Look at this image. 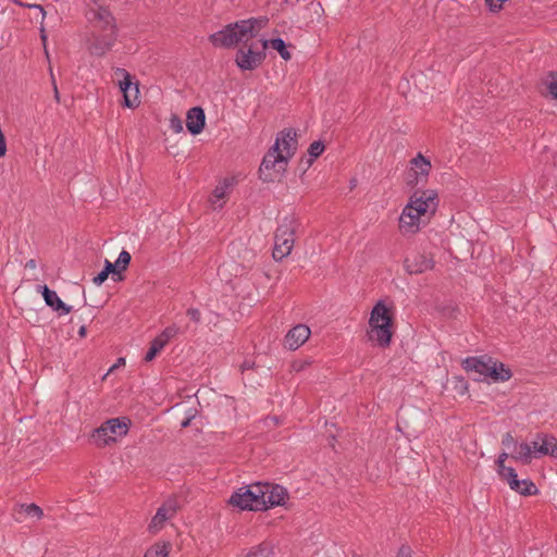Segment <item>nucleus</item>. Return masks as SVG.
I'll use <instances>...</instances> for the list:
<instances>
[{"label": "nucleus", "instance_id": "nucleus-1", "mask_svg": "<svg viewBox=\"0 0 557 557\" xmlns=\"http://www.w3.org/2000/svg\"><path fill=\"white\" fill-rule=\"evenodd\" d=\"M268 17H251L240 20L225 25L219 32L209 36V41L218 48L230 49L243 42L246 45L250 39L255 38L258 33L267 26Z\"/></svg>", "mask_w": 557, "mask_h": 557}, {"label": "nucleus", "instance_id": "nucleus-2", "mask_svg": "<svg viewBox=\"0 0 557 557\" xmlns=\"http://www.w3.org/2000/svg\"><path fill=\"white\" fill-rule=\"evenodd\" d=\"M393 323L394 318L391 309L386 307L383 300L377 301L370 313L369 339L376 342L380 347H388L393 337Z\"/></svg>", "mask_w": 557, "mask_h": 557}, {"label": "nucleus", "instance_id": "nucleus-3", "mask_svg": "<svg viewBox=\"0 0 557 557\" xmlns=\"http://www.w3.org/2000/svg\"><path fill=\"white\" fill-rule=\"evenodd\" d=\"M462 368L467 372L473 371L490 377L493 382H506L512 376L509 367L487 355L466 358Z\"/></svg>", "mask_w": 557, "mask_h": 557}, {"label": "nucleus", "instance_id": "nucleus-4", "mask_svg": "<svg viewBox=\"0 0 557 557\" xmlns=\"http://www.w3.org/2000/svg\"><path fill=\"white\" fill-rule=\"evenodd\" d=\"M228 503L242 510H265L261 483L258 482L247 487L239 488L232 494Z\"/></svg>", "mask_w": 557, "mask_h": 557}, {"label": "nucleus", "instance_id": "nucleus-5", "mask_svg": "<svg viewBox=\"0 0 557 557\" xmlns=\"http://www.w3.org/2000/svg\"><path fill=\"white\" fill-rule=\"evenodd\" d=\"M131 421L127 418H112L104 421L99 428L94 430L91 438L94 443L103 447L116 442V436L126 435Z\"/></svg>", "mask_w": 557, "mask_h": 557}, {"label": "nucleus", "instance_id": "nucleus-6", "mask_svg": "<svg viewBox=\"0 0 557 557\" xmlns=\"http://www.w3.org/2000/svg\"><path fill=\"white\" fill-rule=\"evenodd\" d=\"M286 165L287 157L277 152V146H272L260 164L259 177L263 182H274L286 171Z\"/></svg>", "mask_w": 557, "mask_h": 557}, {"label": "nucleus", "instance_id": "nucleus-7", "mask_svg": "<svg viewBox=\"0 0 557 557\" xmlns=\"http://www.w3.org/2000/svg\"><path fill=\"white\" fill-rule=\"evenodd\" d=\"M114 75L116 78H119V87L123 94L122 104L126 108L137 107L139 104L138 84L133 83L132 75L125 69L116 67L114 70Z\"/></svg>", "mask_w": 557, "mask_h": 557}, {"label": "nucleus", "instance_id": "nucleus-8", "mask_svg": "<svg viewBox=\"0 0 557 557\" xmlns=\"http://www.w3.org/2000/svg\"><path fill=\"white\" fill-rule=\"evenodd\" d=\"M411 169L408 174L407 185L414 188L420 183H425L432 169L431 161L419 152L410 161Z\"/></svg>", "mask_w": 557, "mask_h": 557}, {"label": "nucleus", "instance_id": "nucleus-9", "mask_svg": "<svg viewBox=\"0 0 557 557\" xmlns=\"http://www.w3.org/2000/svg\"><path fill=\"white\" fill-rule=\"evenodd\" d=\"M180 508L178 500L176 498H170L162 504L161 507L158 508L156 515L152 517L148 530L151 533L158 532L162 529L164 522L176 513Z\"/></svg>", "mask_w": 557, "mask_h": 557}, {"label": "nucleus", "instance_id": "nucleus-10", "mask_svg": "<svg viewBox=\"0 0 557 557\" xmlns=\"http://www.w3.org/2000/svg\"><path fill=\"white\" fill-rule=\"evenodd\" d=\"M265 59V51H253L250 48H240L236 52L235 63L242 71H253L259 67Z\"/></svg>", "mask_w": 557, "mask_h": 557}, {"label": "nucleus", "instance_id": "nucleus-11", "mask_svg": "<svg viewBox=\"0 0 557 557\" xmlns=\"http://www.w3.org/2000/svg\"><path fill=\"white\" fill-rule=\"evenodd\" d=\"M408 205L413 206L416 209L424 208L425 213L434 214L438 206L437 193L433 189H417L410 196Z\"/></svg>", "mask_w": 557, "mask_h": 557}, {"label": "nucleus", "instance_id": "nucleus-12", "mask_svg": "<svg viewBox=\"0 0 557 557\" xmlns=\"http://www.w3.org/2000/svg\"><path fill=\"white\" fill-rule=\"evenodd\" d=\"M425 214V209H416L407 205L399 218V228L404 233H417L419 231L420 218Z\"/></svg>", "mask_w": 557, "mask_h": 557}, {"label": "nucleus", "instance_id": "nucleus-13", "mask_svg": "<svg viewBox=\"0 0 557 557\" xmlns=\"http://www.w3.org/2000/svg\"><path fill=\"white\" fill-rule=\"evenodd\" d=\"M265 510L274 506H282L288 497L287 490L278 484L261 483Z\"/></svg>", "mask_w": 557, "mask_h": 557}, {"label": "nucleus", "instance_id": "nucleus-14", "mask_svg": "<svg viewBox=\"0 0 557 557\" xmlns=\"http://www.w3.org/2000/svg\"><path fill=\"white\" fill-rule=\"evenodd\" d=\"M434 264L435 262L432 257L420 252L408 256L404 261L405 269L409 274L423 273L433 269Z\"/></svg>", "mask_w": 557, "mask_h": 557}, {"label": "nucleus", "instance_id": "nucleus-15", "mask_svg": "<svg viewBox=\"0 0 557 557\" xmlns=\"http://www.w3.org/2000/svg\"><path fill=\"white\" fill-rule=\"evenodd\" d=\"M294 219L292 216L284 218L283 222L275 231V245L287 247L292 251L294 246Z\"/></svg>", "mask_w": 557, "mask_h": 557}, {"label": "nucleus", "instance_id": "nucleus-16", "mask_svg": "<svg viewBox=\"0 0 557 557\" xmlns=\"http://www.w3.org/2000/svg\"><path fill=\"white\" fill-rule=\"evenodd\" d=\"M273 146H277V152H281L282 146L283 150L286 152L284 156L287 157V159L293 157L298 146L296 131L293 128H284L277 134Z\"/></svg>", "mask_w": 557, "mask_h": 557}, {"label": "nucleus", "instance_id": "nucleus-17", "mask_svg": "<svg viewBox=\"0 0 557 557\" xmlns=\"http://www.w3.org/2000/svg\"><path fill=\"white\" fill-rule=\"evenodd\" d=\"M103 34L96 35L89 47L90 52L95 55L102 57L112 49L116 39V32H102Z\"/></svg>", "mask_w": 557, "mask_h": 557}, {"label": "nucleus", "instance_id": "nucleus-18", "mask_svg": "<svg viewBox=\"0 0 557 557\" xmlns=\"http://www.w3.org/2000/svg\"><path fill=\"white\" fill-rule=\"evenodd\" d=\"M38 290L41 293L46 305L57 311L59 315H64L72 311V307L63 302L58 294L47 285H38Z\"/></svg>", "mask_w": 557, "mask_h": 557}, {"label": "nucleus", "instance_id": "nucleus-19", "mask_svg": "<svg viewBox=\"0 0 557 557\" xmlns=\"http://www.w3.org/2000/svg\"><path fill=\"white\" fill-rule=\"evenodd\" d=\"M539 441L531 443L533 449V456H552L557 457V443L554 436L547 434H539Z\"/></svg>", "mask_w": 557, "mask_h": 557}, {"label": "nucleus", "instance_id": "nucleus-20", "mask_svg": "<svg viewBox=\"0 0 557 557\" xmlns=\"http://www.w3.org/2000/svg\"><path fill=\"white\" fill-rule=\"evenodd\" d=\"M311 334L310 329L305 324L294 326L285 336V346L290 350H296L307 342Z\"/></svg>", "mask_w": 557, "mask_h": 557}, {"label": "nucleus", "instance_id": "nucleus-21", "mask_svg": "<svg viewBox=\"0 0 557 557\" xmlns=\"http://www.w3.org/2000/svg\"><path fill=\"white\" fill-rule=\"evenodd\" d=\"M206 125V114L201 107H194L187 111L186 127L191 135L200 134Z\"/></svg>", "mask_w": 557, "mask_h": 557}, {"label": "nucleus", "instance_id": "nucleus-22", "mask_svg": "<svg viewBox=\"0 0 557 557\" xmlns=\"http://www.w3.org/2000/svg\"><path fill=\"white\" fill-rule=\"evenodd\" d=\"M94 20L98 22L101 32H116L115 18L107 8L99 7L94 13Z\"/></svg>", "mask_w": 557, "mask_h": 557}, {"label": "nucleus", "instance_id": "nucleus-23", "mask_svg": "<svg viewBox=\"0 0 557 557\" xmlns=\"http://www.w3.org/2000/svg\"><path fill=\"white\" fill-rule=\"evenodd\" d=\"M510 457L521 461L523 465H529L534 457L531 443H517L511 450Z\"/></svg>", "mask_w": 557, "mask_h": 557}, {"label": "nucleus", "instance_id": "nucleus-24", "mask_svg": "<svg viewBox=\"0 0 557 557\" xmlns=\"http://www.w3.org/2000/svg\"><path fill=\"white\" fill-rule=\"evenodd\" d=\"M262 46H263L264 51L269 46H271L274 50H276L280 53L281 58L285 61H288L292 58V54L287 50V46H286L285 41L280 37L272 38L270 40L263 39Z\"/></svg>", "mask_w": 557, "mask_h": 557}, {"label": "nucleus", "instance_id": "nucleus-25", "mask_svg": "<svg viewBox=\"0 0 557 557\" xmlns=\"http://www.w3.org/2000/svg\"><path fill=\"white\" fill-rule=\"evenodd\" d=\"M510 488L520 495L523 496H531L539 493L537 487L531 480H519L518 479V485H510Z\"/></svg>", "mask_w": 557, "mask_h": 557}, {"label": "nucleus", "instance_id": "nucleus-26", "mask_svg": "<svg viewBox=\"0 0 557 557\" xmlns=\"http://www.w3.org/2000/svg\"><path fill=\"white\" fill-rule=\"evenodd\" d=\"M325 149V145L321 140H315L308 148L309 158L306 160L307 168H310L314 160L319 158Z\"/></svg>", "mask_w": 557, "mask_h": 557}, {"label": "nucleus", "instance_id": "nucleus-27", "mask_svg": "<svg viewBox=\"0 0 557 557\" xmlns=\"http://www.w3.org/2000/svg\"><path fill=\"white\" fill-rule=\"evenodd\" d=\"M171 544L170 543H158L151 546L145 553L144 557H168L170 553Z\"/></svg>", "mask_w": 557, "mask_h": 557}, {"label": "nucleus", "instance_id": "nucleus-28", "mask_svg": "<svg viewBox=\"0 0 557 557\" xmlns=\"http://www.w3.org/2000/svg\"><path fill=\"white\" fill-rule=\"evenodd\" d=\"M163 343L161 341H157L156 338L150 343V347L145 355L144 360L146 362L152 361L157 355L163 349Z\"/></svg>", "mask_w": 557, "mask_h": 557}, {"label": "nucleus", "instance_id": "nucleus-29", "mask_svg": "<svg viewBox=\"0 0 557 557\" xmlns=\"http://www.w3.org/2000/svg\"><path fill=\"white\" fill-rule=\"evenodd\" d=\"M178 333V327L176 325H170L165 327L160 335L156 337L157 341H161L163 346H165L171 338H173Z\"/></svg>", "mask_w": 557, "mask_h": 557}, {"label": "nucleus", "instance_id": "nucleus-30", "mask_svg": "<svg viewBox=\"0 0 557 557\" xmlns=\"http://www.w3.org/2000/svg\"><path fill=\"white\" fill-rule=\"evenodd\" d=\"M131 259H132V257L128 251L122 250L120 252L117 260L115 261V268H117L120 273H122L123 271H125L127 269V267L129 265Z\"/></svg>", "mask_w": 557, "mask_h": 557}, {"label": "nucleus", "instance_id": "nucleus-31", "mask_svg": "<svg viewBox=\"0 0 557 557\" xmlns=\"http://www.w3.org/2000/svg\"><path fill=\"white\" fill-rule=\"evenodd\" d=\"M273 554L269 544H260L255 550L250 552L247 557H270Z\"/></svg>", "mask_w": 557, "mask_h": 557}, {"label": "nucleus", "instance_id": "nucleus-32", "mask_svg": "<svg viewBox=\"0 0 557 557\" xmlns=\"http://www.w3.org/2000/svg\"><path fill=\"white\" fill-rule=\"evenodd\" d=\"M22 510L30 517H36L40 519L44 515L42 509L36 504L21 505Z\"/></svg>", "mask_w": 557, "mask_h": 557}, {"label": "nucleus", "instance_id": "nucleus-33", "mask_svg": "<svg viewBox=\"0 0 557 557\" xmlns=\"http://www.w3.org/2000/svg\"><path fill=\"white\" fill-rule=\"evenodd\" d=\"M546 87L553 99L557 100V73H549L548 81L546 82Z\"/></svg>", "mask_w": 557, "mask_h": 557}, {"label": "nucleus", "instance_id": "nucleus-34", "mask_svg": "<svg viewBox=\"0 0 557 557\" xmlns=\"http://www.w3.org/2000/svg\"><path fill=\"white\" fill-rule=\"evenodd\" d=\"M102 271L108 272V275L112 274L113 275L112 278L115 282L123 280V276L121 275L120 271L117 270V268H115V263H112L107 259L104 260V267H103Z\"/></svg>", "mask_w": 557, "mask_h": 557}, {"label": "nucleus", "instance_id": "nucleus-35", "mask_svg": "<svg viewBox=\"0 0 557 557\" xmlns=\"http://www.w3.org/2000/svg\"><path fill=\"white\" fill-rule=\"evenodd\" d=\"M290 253V250L287 247L277 246L274 244L272 256L275 260H282Z\"/></svg>", "mask_w": 557, "mask_h": 557}, {"label": "nucleus", "instance_id": "nucleus-36", "mask_svg": "<svg viewBox=\"0 0 557 557\" xmlns=\"http://www.w3.org/2000/svg\"><path fill=\"white\" fill-rule=\"evenodd\" d=\"M170 127L175 133L183 132V122H182V120L177 115H172V117L170 119Z\"/></svg>", "mask_w": 557, "mask_h": 557}, {"label": "nucleus", "instance_id": "nucleus-37", "mask_svg": "<svg viewBox=\"0 0 557 557\" xmlns=\"http://www.w3.org/2000/svg\"><path fill=\"white\" fill-rule=\"evenodd\" d=\"M226 187V185L215 187V189L213 190V197L215 198V200H212L213 205H215L218 200L223 199L225 197Z\"/></svg>", "mask_w": 557, "mask_h": 557}, {"label": "nucleus", "instance_id": "nucleus-38", "mask_svg": "<svg viewBox=\"0 0 557 557\" xmlns=\"http://www.w3.org/2000/svg\"><path fill=\"white\" fill-rule=\"evenodd\" d=\"M503 446L510 449L513 448L517 442L515 441L513 436L510 433H506L502 440Z\"/></svg>", "mask_w": 557, "mask_h": 557}, {"label": "nucleus", "instance_id": "nucleus-39", "mask_svg": "<svg viewBox=\"0 0 557 557\" xmlns=\"http://www.w3.org/2000/svg\"><path fill=\"white\" fill-rule=\"evenodd\" d=\"M187 315L190 318L191 321L195 323H199L201 320V313L197 308H189L187 310Z\"/></svg>", "mask_w": 557, "mask_h": 557}, {"label": "nucleus", "instance_id": "nucleus-40", "mask_svg": "<svg viewBox=\"0 0 557 557\" xmlns=\"http://www.w3.org/2000/svg\"><path fill=\"white\" fill-rule=\"evenodd\" d=\"M396 557H412V549L408 545H401Z\"/></svg>", "mask_w": 557, "mask_h": 557}, {"label": "nucleus", "instance_id": "nucleus-41", "mask_svg": "<svg viewBox=\"0 0 557 557\" xmlns=\"http://www.w3.org/2000/svg\"><path fill=\"white\" fill-rule=\"evenodd\" d=\"M503 479L507 481L509 486L512 484L518 485V475L516 470L509 472L508 475H505Z\"/></svg>", "mask_w": 557, "mask_h": 557}, {"label": "nucleus", "instance_id": "nucleus-42", "mask_svg": "<svg viewBox=\"0 0 557 557\" xmlns=\"http://www.w3.org/2000/svg\"><path fill=\"white\" fill-rule=\"evenodd\" d=\"M108 276H109V275H108V272H103V271H101V272H99V273H98V274L92 278V282H94L96 285L100 286L101 284H103V283L107 281Z\"/></svg>", "mask_w": 557, "mask_h": 557}, {"label": "nucleus", "instance_id": "nucleus-43", "mask_svg": "<svg viewBox=\"0 0 557 557\" xmlns=\"http://www.w3.org/2000/svg\"><path fill=\"white\" fill-rule=\"evenodd\" d=\"M515 469L511 467L504 466L503 469H498V474L504 478L505 475H508L509 472L513 471Z\"/></svg>", "mask_w": 557, "mask_h": 557}, {"label": "nucleus", "instance_id": "nucleus-44", "mask_svg": "<svg viewBox=\"0 0 557 557\" xmlns=\"http://www.w3.org/2000/svg\"><path fill=\"white\" fill-rule=\"evenodd\" d=\"M306 364H307V362H297V361H295L292 367H293V370L299 372V371L305 369Z\"/></svg>", "mask_w": 557, "mask_h": 557}, {"label": "nucleus", "instance_id": "nucleus-45", "mask_svg": "<svg viewBox=\"0 0 557 557\" xmlns=\"http://www.w3.org/2000/svg\"><path fill=\"white\" fill-rule=\"evenodd\" d=\"M458 383H459V385H458L457 387H458V388H460L461 394H463L465 392H467V389H468V383H467L463 379H459V380H458Z\"/></svg>", "mask_w": 557, "mask_h": 557}, {"label": "nucleus", "instance_id": "nucleus-46", "mask_svg": "<svg viewBox=\"0 0 557 557\" xmlns=\"http://www.w3.org/2000/svg\"><path fill=\"white\" fill-rule=\"evenodd\" d=\"M27 7L28 8L38 9L41 12L42 18L45 17L46 11H45L42 5H40V4H28Z\"/></svg>", "mask_w": 557, "mask_h": 557}, {"label": "nucleus", "instance_id": "nucleus-47", "mask_svg": "<svg viewBox=\"0 0 557 557\" xmlns=\"http://www.w3.org/2000/svg\"><path fill=\"white\" fill-rule=\"evenodd\" d=\"M193 417H188L186 419H184L182 422H181V426L182 428H187L190 425V421H191Z\"/></svg>", "mask_w": 557, "mask_h": 557}, {"label": "nucleus", "instance_id": "nucleus-48", "mask_svg": "<svg viewBox=\"0 0 557 557\" xmlns=\"http://www.w3.org/2000/svg\"><path fill=\"white\" fill-rule=\"evenodd\" d=\"M25 268L27 269H35L36 268V261L34 259H30L26 262Z\"/></svg>", "mask_w": 557, "mask_h": 557}, {"label": "nucleus", "instance_id": "nucleus-49", "mask_svg": "<svg viewBox=\"0 0 557 557\" xmlns=\"http://www.w3.org/2000/svg\"><path fill=\"white\" fill-rule=\"evenodd\" d=\"M40 38H41V40H42V42L45 45L46 41H47V35H46V32H45L44 27L40 28Z\"/></svg>", "mask_w": 557, "mask_h": 557}, {"label": "nucleus", "instance_id": "nucleus-50", "mask_svg": "<svg viewBox=\"0 0 557 557\" xmlns=\"http://www.w3.org/2000/svg\"><path fill=\"white\" fill-rule=\"evenodd\" d=\"M86 332H87L86 326H85V325H82V326L79 327V330H78V335H79L81 337H84V336H86Z\"/></svg>", "mask_w": 557, "mask_h": 557}, {"label": "nucleus", "instance_id": "nucleus-51", "mask_svg": "<svg viewBox=\"0 0 557 557\" xmlns=\"http://www.w3.org/2000/svg\"><path fill=\"white\" fill-rule=\"evenodd\" d=\"M122 363H124V359H123V358H120V359L117 360V363H116V364H114V366H112V367L110 368L109 372H112L114 369H116V368H117V366H119V364H122Z\"/></svg>", "mask_w": 557, "mask_h": 557}, {"label": "nucleus", "instance_id": "nucleus-52", "mask_svg": "<svg viewBox=\"0 0 557 557\" xmlns=\"http://www.w3.org/2000/svg\"><path fill=\"white\" fill-rule=\"evenodd\" d=\"M509 457V454L507 453H502L499 456H498V460H502L503 462L506 461V459Z\"/></svg>", "mask_w": 557, "mask_h": 557}, {"label": "nucleus", "instance_id": "nucleus-53", "mask_svg": "<svg viewBox=\"0 0 557 557\" xmlns=\"http://www.w3.org/2000/svg\"><path fill=\"white\" fill-rule=\"evenodd\" d=\"M496 465H497L498 469H503V468H504V466H505V462H503L502 460H498V459H497V460H496Z\"/></svg>", "mask_w": 557, "mask_h": 557}, {"label": "nucleus", "instance_id": "nucleus-54", "mask_svg": "<svg viewBox=\"0 0 557 557\" xmlns=\"http://www.w3.org/2000/svg\"><path fill=\"white\" fill-rule=\"evenodd\" d=\"M54 98L59 101V91L57 86L54 85Z\"/></svg>", "mask_w": 557, "mask_h": 557}, {"label": "nucleus", "instance_id": "nucleus-55", "mask_svg": "<svg viewBox=\"0 0 557 557\" xmlns=\"http://www.w3.org/2000/svg\"><path fill=\"white\" fill-rule=\"evenodd\" d=\"M250 367H251V366H250L247 361H245V362L243 363V366H242L243 370H246V369H248V368H250Z\"/></svg>", "mask_w": 557, "mask_h": 557}, {"label": "nucleus", "instance_id": "nucleus-56", "mask_svg": "<svg viewBox=\"0 0 557 557\" xmlns=\"http://www.w3.org/2000/svg\"><path fill=\"white\" fill-rule=\"evenodd\" d=\"M14 2H15L16 4H18V5H24L23 3H21V2H20V1H17V0H14Z\"/></svg>", "mask_w": 557, "mask_h": 557}]
</instances>
